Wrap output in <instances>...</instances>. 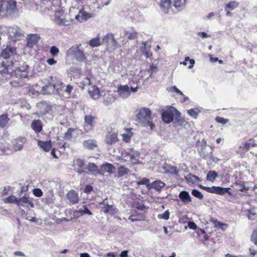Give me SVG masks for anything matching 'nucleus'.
<instances>
[{"mask_svg": "<svg viewBox=\"0 0 257 257\" xmlns=\"http://www.w3.org/2000/svg\"><path fill=\"white\" fill-rule=\"evenodd\" d=\"M136 121L142 126H149L152 130L154 124L152 122L151 111L148 108L144 107L141 108L136 115Z\"/></svg>", "mask_w": 257, "mask_h": 257, "instance_id": "f257e3e1", "label": "nucleus"}, {"mask_svg": "<svg viewBox=\"0 0 257 257\" xmlns=\"http://www.w3.org/2000/svg\"><path fill=\"white\" fill-rule=\"evenodd\" d=\"M16 9V2L13 0L0 1V19L11 16Z\"/></svg>", "mask_w": 257, "mask_h": 257, "instance_id": "f03ea898", "label": "nucleus"}, {"mask_svg": "<svg viewBox=\"0 0 257 257\" xmlns=\"http://www.w3.org/2000/svg\"><path fill=\"white\" fill-rule=\"evenodd\" d=\"M28 66L24 64L23 65L17 68L12 73V77L14 78L15 81H17V86H22L24 84V82L22 80L28 77Z\"/></svg>", "mask_w": 257, "mask_h": 257, "instance_id": "7ed1b4c3", "label": "nucleus"}, {"mask_svg": "<svg viewBox=\"0 0 257 257\" xmlns=\"http://www.w3.org/2000/svg\"><path fill=\"white\" fill-rule=\"evenodd\" d=\"M0 32L2 34L8 33L9 36L14 41L20 40L23 36L22 31L17 27L2 26L0 27Z\"/></svg>", "mask_w": 257, "mask_h": 257, "instance_id": "20e7f679", "label": "nucleus"}, {"mask_svg": "<svg viewBox=\"0 0 257 257\" xmlns=\"http://www.w3.org/2000/svg\"><path fill=\"white\" fill-rule=\"evenodd\" d=\"M121 160L124 162H131L134 164L139 163V154L133 150H124L121 154Z\"/></svg>", "mask_w": 257, "mask_h": 257, "instance_id": "39448f33", "label": "nucleus"}, {"mask_svg": "<svg viewBox=\"0 0 257 257\" xmlns=\"http://www.w3.org/2000/svg\"><path fill=\"white\" fill-rule=\"evenodd\" d=\"M51 19L55 23L59 26H68L71 24V20L66 19L62 10L55 12L54 14L51 17Z\"/></svg>", "mask_w": 257, "mask_h": 257, "instance_id": "423d86ee", "label": "nucleus"}, {"mask_svg": "<svg viewBox=\"0 0 257 257\" xmlns=\"http://www.w3.org/2000/svg\"><path fill=\"white\" fill-rule=\"evenodd\" d=\"M177 109L173 107H169L162 113L163 120L166 123H170L173 121Z\"/></svg>", "mask_w": 257, "mask_h": 257, "instance_id": "0eeeda50", "label": "nucleus"}, {"mask_svg": "<svg viewBox=\"0 0 257 257\" xmlns=\"http://www.w3.org/2000/svg\"><path fill=\"white\" fill-rule=\"evenodd\" d=\"M81 45L74 46L70 48L68 50V52L70 54H72L75 56L76 59L80 62H82L85 60L86 57L83 53V50L80 47Z\"/></svg>", "mask_w": 257, "mask_h": 257, "instance_id": "6e6552de", "label": "nucleus"}, {"mask_svg": "<svg viewBox=\"0 0 257 257\" xmlns=\"http://www.w3.org/2000/svg\"><path fill=\"white\" fill-rule=\"evenodd\" d=\"M204 145L202 146L201 151L200 152V155L201 158L209 161H215V159L212 156V149L208 148L206 141H204Z\"/></svg>", "mask_w": 257, "mask_h": 257, "instance_id": "1a4fd4ad", "label": "nucleus"}, {"mask_svg": "<svg viewBox=\"0 0 257 257\" xmlns=\"http://www.w3.org/2000/svg\"><path fill=\"white\" fill-rule=\"evenodd\" d=\"M199 187L208 192L216 193L220 195H224L225 193H227L229 190V188H222L218 186L208 187L200 185Z\"/></svg>", "mask_w": 257, "mask_h": 257, "instance_id": "9d476101", "label": "nucleus"}, {"mask_svg": "<svg viewBox=\"0 0 257 257\" xmlns=\"http://www.w3.org/2000/svg\"><path fill=\"white\" fill-rule=\"evenodd\" d=\"M78 13V15L74 16V18L75 20L80 23L86 21L93 17V14L84 11L83 8L79 10Z\"/></svg>", "mask_w": 257, "mask_h": 257, "instance_id": "9b49d317", "label": "nucleus"}, {"mask_svg": "<svg viewBox=\"0 0 257 257\" xmlns=\"http://www.w3.org/2000/svg\"><path fill=\"white\" fill-rule=\"evenodd\" d=\"M102 43L106 45L110 48L114 47L117 42L114 39L113 35L111 34H107L102 40Z\"/></svg>", "mask_w": 257, "mask_h": 257, "instance_id": "f8f14e48", "label": "nucleus"}, {"mask_svg": "<svg viewBox=\"0 0 257 257\" xmlns=\"http://www.w3.org/2000/svg\"><path fill=\"white\" fill-rule=\"evenodd\" d=\"M117 92L119 96L123 98H127L131 94L130 88L127 85L118 86Z\"/></svg>", "mask_w": 257, "mask_h": 257, "instance_id": "ddd939ff", "label": "nucleus"}, {"mask_svg": "<svg viewBox=\"0 0 257 257\" xmlns=\"http://www.w3.org/2000/svg\"><path fill=\"white\" fill-rule=\"evenodd\" d=\"M159 6L162 12L165 13H169L172 7L171 0H160Z\"/></svg>", "mask_w": 257, "mask_h": 257, "instance_id": "4468645a", "label": "nucleus"}, {"mask_svg": "<svg viewBox=\"0 0 257 257\" xmlns=\"http://www.w3.org/2000/svg\"><path fill=\"white\" fill-rule=\"evenodd\" d=\"M117 135L115 132L108 133L105 139V143L109 145H112L117 142Z\"/></svg>", "mask_w": 257, "mask_h": 257, "instance_id": "2eb2a0df", "label": "nucleus"}, {"mask_svg": "<svg viewBox=\"0 0 257 257\" xmlns=\"http://www.w3.org/2000/svg\"><path fill=\"white\" fill-rule=\"evenodd\" d=\"M16 50L13 47L11 46H7L5 49H3L0 57L6 59L13 56L15 53Z\"/></svg>", "mask_w": 257, "mask_h": 257, "instance_id": "dca6fc26", "label": "nucleus"}, {"mask_svg": "<svg viewBox=\"0 0 257 257\" xmlns=\"http://www.w3.org/2000/svg\"><path fill=\"white\" fill-rule=\"evenodd\" d=\"M17 205L22 206L24 207H27L30 205L32 208L34 207L33 202L26 196H23L18 199Z\"/></svg>", "mask_w": 257, "mask_h": 257, "instance_id": "f3484780", "label": "nucleus"}, {"mask_svg": "<svg viewBox=\"0 0 257 257\" xmlns=\"http://www.w3.org/2000/svg\"><path fill=\"white\" fill-rule=\"evenodd\" d=\"M40 37L37 34H30L27 38V45L29 47H33L40 40Z\"/></svg>", "mask_w": 257, "mask_h": 257, "instance_id": "a211bd4d", "label": "nucleus"}, {"mask_svg": "<svg viewBox=\"0 0 257 257\" xmlns=\"http://www.w3.org/2000/svg\"><path fill=\"white\" fill-rule=\"evenodd\" d=\"M26 142V139L25 137H19L16 140L14 145V149L15 151H21L24 144Z\"/></svg>", "mask_w": 257, "mask_h": 257, "instance_id": "6ab92c4d", "label": "nucleus"}, {"mask_svg": "<svg viewBox=\"0 0 257 257\" xmlns=\"http://www.w3.org/2000/svg\"><path fill=\"white\" fill-rule=\"evenodd\" d=\"M114 167L112 165L108 163L102 165L100 167V172H101V174L100 175H104L105 173H108L112 174L113 173L114 170Z\"/></svg>", "mask_w": 257, "mask_h": 257, "instance_id": "aec40b11", "label": "nucleus"}, {"mask_svg": "<svg viewBox=\"0 0 257 257\" xmlns=\"http://www.w3.org/2000/svg\"><path fill=\"white\" fill-rule=\"evenodd\" d=\"M174 119V123L176 125L182 126L185 125L187 124V121H186L184 118L181 117L180 112L178 110L177 111Z\"/></svg>", "mask_w": 257, "mask_h": 257, "instance_id": "412c9836", "label": "nucleus"}, {"mask_svg": "<svg viewBox=\"0 0 257 257\" xmlns=\"http://www.w3.org/2000/svg\"><path fill=\"white\" fill-rule=\"evenodd\" d=\"M88 93L93 99H97L100 96V93L99 89L95 86H93L89 89Z\"/></svg>", "mask_w": 257, "mask_h": 257, "instance_id": "4be33fe9", "label": "nucleus"}, {"mask_svg": "<svg viewBox=\"0 0 257 257\" xmlns=\"http://www.w3.org/2000/svg\"><path fill=\"white\" fill-rule=\"evenodd\" d=\"M67 198L72 204L77 203L79 200L78 193L74 190H71L67 194Z\"/></svg>", "mask_w": 257, "mask_h": 257, "instance_id": "5701e85b", "label": "nucleus"}, {"mask_svg": "<svg viewBox=\"0 0 257 257\" xmlns=\"http://www.w3.org/2000/svg\"><path fill=\"white\" fill-rule=\"evenodd\" d=\"M38 146L45 152H49L52 148L51 141H38Z\"/></svg>", "mask_w": 257, "mask_h": 257, "instance_id": "b1692460", "label": "nucleus"}, {"mask_svg": "<svg viewBox=\"0 0 257 257\" xmlns=\"http://www.w3.org/2000/svg\"><path fill=\"white\" fill-rule=\"evenodd\" d=\"M143 46L142 48L143 53L145 55L146 58H150L152 55L150 52L151 43L149 42H145L143 43Z\"/></svg>", "mask_w": 257, "mask_h": 257, "instance_id": "393cba45", "label": "nucleus"}, {"mask_svg": "<svg viewBox=\"0 0 257 257\" xmlns=\"http://www.w3.org/2000/svg\"><path fill=\"white\" fill-rule=\"evenodd\" d=\"M84 147L88 150H93L97 147V142L94 140H87L83 142Z\"/></svg>", "mask_w": 257, "mask_h": 257, "instance_id": "a878e982", "label": "nucleus"}, {"mask_svg": "<svg viewBox=\"0 0 257 257\" xmlns=\"http://www.w3.org/2000/svg\"><path fill=\"white\" fill-rule=\"evenodd\" d=\"M87 169L90 172L91 174L95 176L101 174V172H100L98 167L94 163H89Z\"/></svg>", "mask_w": 257, "mask_h": 257, "instance_id": "bb28decb", "label": "nucleus"}, {"mask_svg": "<svg viewBox=\"0 0 257 257\" xmlns=\"http://www.w3.org/2000/svg\"><path fill=\"white\" fill-rule=\"evenodd\" d=\"M32 129L36 133H40L42 130V124L40 120H34L31 123Z\"/></svg>", "mask_w": 257, "mask_h": 257, "instance_id": "cd10ccee", "label": "nucleus"}, {"mask_svg": "<svg viewBox=\"0 0 257 257\" xmlns=\"http://www.w3.org/2000/svg\"><path fill=\"white\" fill-rule=\"evenodd\" d=\"M42 92L43 94H48L54 92V87L51 83H48L42 87Z\"/></svg>", "mask_w": 257, "mask_h": 257, "instance_id": "c85d7f7f", "label": "nucleus"}, {"mask_svg": "<svg viewBox=\"0 0 257 257\" xmlns=\"http://www.w3.org/2000/svg\"><path fill=\"white\" fill-rule=\"evenodd\" d=\"M187 0H174V6L178 11H182L184 9Z\"/></svg>", "mask_w": 257, "mask_h": 257, "instance_id": "c756f323", "label": "nucleus"}, {"mask_svg": "<svg viewBox=\"0 0 257 257\" xmlns=\"http://www.w3.org/2000/svg\"><path fill=\"white\" fill-rule=\"evenodd\" d=\"M179 198L184 203H187L191 201V197L187 191H182L179 194Z\"/></svg>", "mask_w": 257, "mask_h": 257, "instance_id": "7c9ffc66", "label": "nucleus"}, {"mask_svg": "<svg viewBox=\"0 0 257 257\" xmlns=\"http://www.w3.org/2000/svg\"><path fill=\"white\" fill-rule=\"evenodd\" d=\"M165 185V184L160 180L155 181L152 184V188L157 191H160Z\"/></svg>", "mask_w": 257, "mask_h": 257, "instance_id": "2f4dec72", "label": "nucleus"}, {"mask_svg": "<svg viewBox=\"0 0 257 257\" xmlns=\"http://www.w3.org/2000/svg\"><path fill=\"white\" fill-rule=\"evenodd\" d=\"M249 145V142H247L240 145L237 151V153L241 154L247 152L250 149Z\"/></svg>", "mask_w": 257, "mask_h": 257, "instance_id": "473e14b6", "label": "nucleus"}, {"mask_svg": "<svg viewBox=\"0 0 257 257\" xmlns=\"http://www.w3.org/2000/svg\"><path fill=\"white\" fill-rule=\"evenodd\" d=\"M115 97L112 95L108 94L104 96L103 98V103L105 105L108 106L112 103L115 101Z\"/></svg>", "mask_w": 257, "mask_h": 257, "instance_id": "72a5a7b5", "label": "nucleus"}, {"mask_svg": "<svg viewBox=\"0 0 257 257\" xmlns=\"http://www.w3.org/2000/svg\"><path fill=\"white\" fill-rule=\"evenodd\" d=\"M94 117H93L91 114L86 115L84 116L85 123L89 126L90 128H92L94 126Z\"/></svg>", "mask_w": 257, "mask_h": 257, "instance_id": "f704fd0d", "label": "nucleus"}, {"mask_svg": "<svg viewBox=\"0 0 257 257\" xmlns=\"http://www.w3.org/2000/svg\"><path fill=\"white\" fill-rule=\"evenodd\" d=\"M2 65H3L4 67H5L4 69L3 70V72L4 73H11L9 71L11 70V66H15L16 67L17 66H18L17 62H15V63H14L13 61L11 62V64L8 65L5 64V62H3L2 63Z\"/></svg>", "mask_w": 257, "mask_h": 257, "instance_id": "c9c22d12", "label": "nucleus"}, {"mask_svg": "<svg viewBox=\"0 0 257 257\" xmlns=\"http://www.w3.org/2000/svg\"><path fill=\"white\" fill-rule=\"evenodd\" d=\"M9 120L10 118L7 114H2L0 115V127H4Z\"/></svg>", "mask_w": 257, "mask_h": 257, "instance_id": "e433bc0d", "label": "nucleus"}, {"mask_svg": "<svg viewBox=\"0 0 257 257\" xmlns=\"http://www.w3.org/2000/svg\"><path fill=\"white\" fill-rule=\"evenodd\" d=\"M234 187L235 189L243 192L247 190L244 186V183L240 181H236L234 183Z\"/></svg>", "mask_w": 257, "mask_h": 257, "instance_id": "4c0bfd02", "label": "nucleus"}, {"mask_svg": "<svg viewBox=\"0 0 257 257\" xmlns=\"http://www.w3.org/2000/svg\"><path fill=\"white\" fill-rule=\"evenodd\" d=\"M101 211L105 213H110L113 214L114 213V208L112 205L105 204L104 206L101 207Z\"/></svg>", "mask_w": 257, "mask_h": 257, "instance_id": "58836bf2", "label": "nucleus"}, {"mask_svg": "<svg viewBox=\"0 0 257 257\" xmlns=\"http://www.w3.org/2000/svg\"><path fill=\"white\" fill-rule=\"evenodd\" d=\"M78 9H76L74 7H71L69 9V15L70 18L68 20H71V22H72L74 19V16L77 15L78 14Z\"/></svg>", "mask_w": 257, "mask_h": 257, "instance_id": "ea45409f", "label": "nucleus"}, {"mask_svg": "<svg viewBox=\"0 0 257 257\" xmlns=\"http://www.w3.org/2000/svg\"><path fill=\"white\" fill-rule=\"evenodd\" d=\"M217 177V173L214 171H209L207 175L206 179L208 181L213 182Z\"/></svg>", "mask_w": 257, "mask_h": 257, "instance_id": "a19ab883", "label": "nucleus"}, {"mask_svg": "<svg viewBox=\"0 0 257 257\" xmlns=\"http://www.w3.org/2000/svg\"><path fill=\"white\" fill-rule=\"evenodd\" d=\"M18 199L15 196L11 195L4 199V201L6 203H16L17 204Z\"/></svg>", "mask_w": 257, "mask_h": 257, "instance_id": "79ce46f5", "label": "nucleus"}, {"mask_svg": "<svg viewBox=\"0 0 257 257\" xmlns=\"http://www.w3.org/2000/svg\"><path fill=\"white\" fill-rule=\"evenodd\" d=\"M39 106L41 107V109H44V110H41V112L42 114H45L49 112L50 109V107L49 105L46 102H41L39 104Z\"/></svg>", "mask_w": 257, "mask_h": 257, "instance_id": "37998d69", "label": "nucleus"}, {"mask_svg": "<svg viewBox=\"0 0 257 257\" xmlns=\"http://www.w3.org/2000/svg\"><path fill=\"white\" fill-rule=\"evenodd\" d=\"M130 170L128 168H125L123 166H121L118 168V176L122 177L125 175H126Z\"/></svg>", "mask_w": 257, "mask_h": 257, "instance_id": "c03bdc74", "label": "nucleus"}, {"mask_svg": "<svg viewBox=\"0 0 257 257\" xmlns=\"http://www.w3.org/2000/svg\"><path fill=\"white\" fill-rule=\"evenodd\" d=\"M199 112V110L197 108L190 109L187 111L188 114L195 119L197 118Z\"/></svg>", "mask_w": 257, "mask_h": 257, "instance_id": "a18cd8bd", "label": "nucleus"}, {"mask_svg": "<svg viewBox=\"0 0 257 257\" xmlns=\"http://www.w3.org/2000/svg\"><path fill=\"white\" fill-rule=\"evenodd\" d=\"M239 6V3L236 1H231L226 5L225 8L228 9L230 11H232Z\"/></svg>", "mask_w": 257, "mask_h": 257, "instance_id": "49530a36", "label": "nucleus"}, {"mask_svg": "<svg viewBox=\"0 0 257 257\" xmlns=\"http://www.w3.org/2000/svg\"><path fill=\"white\" fill-rule=\"evenodd\" d=\"M101 43L100 40L98 38L92 39L89 42V45L92 47H98L100 45Z\"/></svg>", "mask_w": 257, "mask_h": 257, "instance_id": "de8ad7c7", "label": "nucleus"}, {"mask_svg": "<svg viewBox=\"0 0 257 257\" xmlns=\"http://www.w3.org/2000/svg\"><path fill=\"white\" fill-rule=\"evenodd\" d=\"M247 211H248L247 216L249 219L253 220L256 217L257 213H256V210L255 209L252 208V209L248 210Z\"/></svg>", "mask_w": 257, "mask_h": 257, "instance_id": "09e8293b", "label": "nucleus"}, {"mask_svg": "<svg viewBox=\"0 0 257 257\" xmlns=\"http://www.w3.org/2000/svg\"><path fill=\"white\" fill-rule=\"evenodd\" d=\"M132 133L130 131H127L126 133L122 134V140L125 142H128L132 136Z\"/></svg>", "mask_w": 257, "mask_h": 257, "instance_id": "8fccbe9b", "label": "nucleus"}, {"mask_svg": "<svg viewBox=\"0 0 257 257\" xmlns=\"http://www.w3.org/2000/svg\"><path fill=\"white\" fill-rule=\"evenodd\" d=\"M125 34L128 39L134 40L137 38L138 34L137 32L133 31L132 32H126Z\"/></svg>", "mask_w": 257, "mask_h": 257, "instance_id": "3c124183", "label": "nucleus"}, {"mask_svg": "<svg viewBox=\"0 0 257 257\" xmlns=\"http://www.w3.org/2000/svg\"><path fill=\"white\" fill-rule=\"evenodd\" d=\"M192 194L198 198L199 199H202L203 198V194L198 190L196 189H193L192 191Z\"/></svg>", "mask_w": 257, "mask_h": 257, "instance_id": "603ef678", "label": "nucleus"}, {"mask_svg": "<svg viewBox=\"0 0 257 257\" xmlns=\"http://www.w3.org/2000/svg\"><path fill=\"white\" fill-rule=\"evenodd\" d=\"M78 211L82 214H87L89 215L92 214L91 212L84 205L80 208Z\"/></svg>", "mask_w": 257, "mask_h": 257, "instance_id": "864d4df0", "label": "nucleus"}, {"mask_svg": "<svg viewBox=\"0 0 257 257\" xmlns=\"http://www.w3.org/2000/svg\"><path fill=\"white\" fill-rule=\"evenodd\" d=\"M50 52L52 56H56L59 53V50L56 46H53L50 48Z\"/></svg>", "mask_w": 257, "mask_h": 257, "instance_id": "5fc2aeb1", "label": "nucleus"}, {"mask_svg": "<svg viewBox=\"0 0 257 257\" xmlns=\"http://www.w3.org/2000/svg\"><path fill=\"white\" fill-rule=\"evenodd\" d=\"M166 173H170L173 174H177L178 172L177 167L175 166H170L165 171Z\"/></svg>", "mask_w": 257, "mask_h": 257, "instance_id": "6e6d98bb", "label": "nucleus"}, {"mask_svg": "<svg viewBox=\"0 0 257 257\" xmlns=\"http://www.w3.org/2000/svg\"><path fill=\"white\" fill-rule=\"evenodd\" d=\"M168 90L169 91V92H174V91H175L176 92H177V93L180 94L182 96H184V94L182 93V92L179 89H178L176 86H172L171 87H169L168 89Z\"/></svg>", "mask_w": 257, "mask_h": 257, "instance_id": "4d7b16f0", "label": "nucleus"}, {"mask_svg": "<svg viewBox=\"0 0 257 257\" xmlns=\"http://www.w3.org/2000/svg\"><path fill=\"white\" fill-rule=\"evenodd\" d=\"M168 90L169 91V92H174V91H175L176 92H177V93L180 94L182 96H184V94L182 93V92L179 89H178L176 86H172L171 87H169L168 89Z\"/></svg>", "mask_w": 257, "mask_h": 257, "instance_id": "13d9d810", "label": "nucleus"}, {"mask_svg": "<svg viewBox=\"0 0 257 257\" xmlns=\"http://www.w3.org/2000/svg\"><path fill=\"white\" fill-rule=\"evenodd\" d=\"M170 217V213L168 210L166 211L163 213L159 214L158 217L159 218L164 219L165 220H168Z\"/></svg>", "mask_w": 257, "mask_h": 257, "instance_id": "bf43d9fd", "label": "nucleus"}, {"mask_svg": "<svg viewBox=\"0 0 257 257\" xmlns=\"http://www.w3.org/2000/svg\"><path fill=\"white\" fill-rule=\"evenodd\" d=\"M251 240L257 245V229L253 230L251 236Z\"/></svg>", "mask_w": 257, "mask_h": 257, "instance_id": "052dcab7", "label": "nucleus"}, {"mask_svg": "<svg viewBox=\"0 0 257 257\" xmlns=\"http://www.w3.org/2000/svg\"><path fill=\"white\" fill-rule=\"evenodd\" d=\"M33 194L36 197H41L43 195V192L40 189L35 188L33 189Z\"/></svg>", "mask_w": 257, "mask_h": 257, "instance_id": "680f3d73", "label": "nucleus"}, {"mask_svg": "<svg viewBox=\"0 0 257 257\" xmlns=\"http://www.w3.org/2000/svg\"><path fill=\"white\" fill-rule=\"evenodd\" d=\"M185 178H186V180L189 182H191V183L195 182V175L189 174V175H187Z\"/></svg>", "mask_w": 257, "mask_h": 257, "instance_id": "e2e57ef3", "label": "nucleus"}, {"mask_svg": "<svg viewBox=\"0 0 257 257\" xmlns=\"http://www.w3.org/2000/svg\"><path fill=\"white\" fill-rule=\"evenodd\" d=\"M84 163L83 160L81 159H77L74 161V165L82 167L84 166Z\"/></svg>", "mask_w": 257, "mask_h": 257, "instance_id": "0e129e2a", "label": "nucleus"}, {"mask_svg": "<svg viewBox=\"0 0 257 257\" xmlns=\"http://www.w3.org/2000/svg\"><path fill=\"white\" fill-rule=\"evenodd\" d=\"M63 84V83L61 81H58L55 84H52L54 87V90H56L58 91L60 89H61V86Z\"/></svg>", "mask_w": 257, "mask_h": 257, "instance_id": "69168bd1", "label": "nucleus"}, {"mask_svg": "<svg viewBox=\"0 0 257 257\" xmlns=\"http://www.w3.org/2000/svg\"><path fill=\"white\" fill-rule=\"evenodd\" d=\"M74 131V130L72 128H70L68 130L67 132L65 134V138L66 139H70L72 136V133Z\"/></svg>", "mask_w": 257, "mask_h": 257, "instance_id": "338daca9", "label": "nucleus"}, {"mask_svg": "<svg viewBox=\"0 0 257 257\" xmlns=\"http://www.w3.org/2000/svg\"><path fill=\"white\" fill-rule=\"evenodd\" d=\"M215 120L217 122L222 123V124H225L228 121L227 119H224L221 117H216L215 118Z\"/></svg>", "mask_w": 257, "mask_h": 257, "instance_id": "774afa93", "label": "nucleus"}]
</instances>
